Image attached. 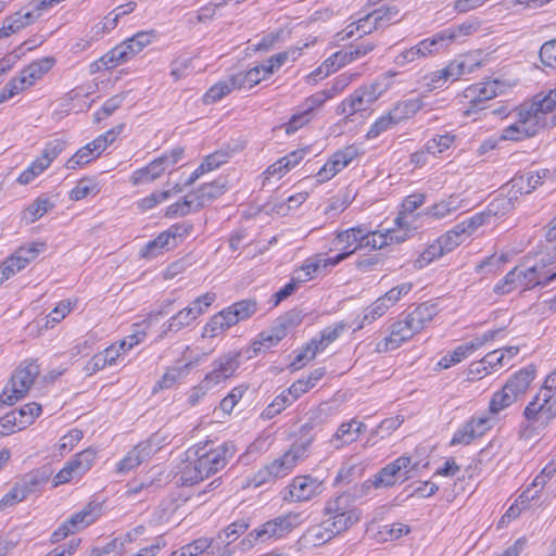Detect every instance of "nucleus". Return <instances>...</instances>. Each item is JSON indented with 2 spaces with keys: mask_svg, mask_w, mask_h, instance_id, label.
<instances>
[{
  "mask_svg": "<svg viewBox=\"0 0 556 556\" xmlns=\"http://www.w3.org/2000/svg\"><path fill=\"white\" fill-rule=\"evenodd\" d=\"M214 540L200 538L182 546L179 551L173 552L169 556H198L211 547Z\"/></svg>",
  "mask_w": 556,
  "mask_h": 556,
  "instance_id": "09e8293b",
  "label": "nucleus"
},
{
  "mask_svg": "<svg viewBox=\"0 0 556 556\" xmlns=\"http://www.w3.org/2000/svg\"><path fill=\"white\" fill-rule=\"evenodd\" d=\"M233 89L237 88L235 87V84H232L231 77L228 80L219 81L206 91V93L204 94V102L213 103L219 101L226 94L230 93Z\"/></svg>",
  "mask_w": 556,
  "mask_h": 556,
  "instance_id": "de8ad7c7",
  "label": "nucleus"
},
{
  "mask_svg": "<svg viewBox=\"0 0 556 556\" xmlns=\"http://www.w3.org/2000/svg\"><path fill=\"white\" fill-rule=\"evenodd\" d=\"M242 357L245 358L243 350L238 352H228L216 358L212 363V370L204 377V387H215L230 378L239 368Z\"/></svg>",
  "mask_w": 556,
  "mask_h": 556,
  "instance_id": "9d476101",
  "label": "nucleus"
},
{
  "mask_svg": "<svg viewBox=\"0 0 556 556\" xmlns=\"http://www.w3.org/2000/svg\"><path fill=\"white\" fill-rule=\"evenodd\" d=\"M165 248H172V240L168 233L163 231L154 240L148 242L142 255L149 258L155 257Z\"/></svg>",
  "mask_w": 556,
  "mask_h": 556,
  "instance_id": "603ef678",
  "label": "nucleus"
},
{
  "mask_svg": "<svg viewBox=\"0 0 556 556\" xmlns=\"http://www.w3.org/2000/svg\"><path fill=\"white\" fill-rule=\"evenodd\" d=\"M321 493V482L311 476H298L292 479L283 500L288 502H306Z\"/></svg>",
  "mask_w": 556,
  "mask_h": 556,
  "instance_id": "2eb2a0df",
  "label": "nucleus"
},
{
  "mask_svg": "<svg viewBox=\"0 0 556 556\" xmlns=\"http://www.w3.org/2000/svg\"><path fill=\"white\" fill-rule=\"evenodd\" d=\"M336 536L330 527L327 526L326 520L318 525L309 527L299 539L298 543L301 547H315L321 546Z\"/></svg>",
  "mask_w": 556,
  "mask_h": 556,
  "instance_id": "f3484780",
  "label": "nucleus"
},
{
  "mask_svg": "<svg viewBox=\"0 0 556 556\" xmlns=\"http://www.w3.org/2000/svg\"><path fill=\"white\" fill-rule=\"evenodd\" d=\"M96 459V451L86 448L78 453L74 459L66 463V465L56 473L53 479V486L70 482L75 477H80L87 472Z\"/></svg>",
  "mask_w": 556,
  "mask_h": 556,
  "instance_id": "ddd939ff",
  "label": "nucleus"
},
{
  "mask_svg": "<svg viewBox=\"0 0 556 556\" xmlns=\"http://www.w3.org/2000/svg\"><path fill=\"white\" fill-rule=\"evenodd\" d=\"M535 377L533 366H528L515 374L502 388L495 392L490 401L489 410L496 415L516 402L517 397L523 394Z\"/></svg>",
  "mask_w": 556,
  "mask_h": 556,
  "instance_id": "7ed1b4c3",
  "label": "nucleus"
},
{
  "mask_svg": "<svg viewBox=\"0 0 556 556\" xmlns=\"http://www.w3.org/2000/svg\"><path fill=\"white\" fill-rule=\"evenodd\" d=\"M365 235H367V228L364 226H355L338 231L331 241V250L350 252V255H352L357 250L364 248L363 241Z\"/></svg>",
  "mask_w": 556,
  "mask_h": 556,
  "instance_id": "dca6fc26",
  "label": "nucleus"
},
{
  "mask_svg": "<svg viewBox=\"0 0 556 556\" xmlns=\"http://www.w3.org/2000/svg\"><path fill=\"white\" fill-rule=\"evenodd\" d=\"M462 200L458 195H450L427 208L426 215L435 219L445 218L460 207Z\"/></svg>",
  "mask_w": 556,
  "mask_h": 556,
  "instance_id": "72a5a7b5",
  "label": "nucleus"
},
{
  "mask_svg": "<svg viewBox=\"0 0 556 556\" xmlns=\"http://www.w3.org/2000/svg\"><path fill=\"white\" fill-rule=\"evenodd\" d=\"M464 228L463 226L456 225L452 230L447 231L445 235L438 238V241L442 245L445 253L453 251L456 247H458L464 237Z\"/></svg>",
  "mask_w": 556,
  "mask_h": 556,
  "instance_id": "3c124183",
  "label": "nucleus"
},
{
  "mask_svg": "<svg viewBox=\"0 0 556 556\" xmlns=\"http://www.w3.org/2000/svg\"><path fill=\"white\" fill-rule=\"evenodd\" d=\"M27 266L24 262H22L16 255L12 254L8 257L0 267V285H2L10 277L14 276L16 273H20Z\"/></svg>",
  "mask_w": 556,
  "mask_h": 556,
  "instance_id": "864d4df0",
  "label": "nucleus"
},
{
  "mask_svg": "<svg viewBox=\"0 0 556 556\" xmlns=\"http://www.w3.org/2000/svg\"><path fill=\"white\" fill-rule=\"evenodd\" d=\"M556 125V92L536 96L531 103L518 108L517 121L502 130L503 140H522L535 136L541 129Z\"/></svg>",
  "mask_w": 556,
  "mask_h": 556,
  "instance_id": "f257e3e1",
  "label": "nucleus"
},
{
  "mask_svg": "<svg viewBox=\"0 0 556 556\" xmlns=\"http://www.w3.org/2000/svg\"><path fill=\"white\" fill-rule=\"evenodd\" d=\"M38 375L39 366L36 363H25L17 367L0 394V403L13 405L27 393Z\"/></svg>",
  "mask_w": 556,
  "mask_h": 556,
  "instance_id": "20e7f679",
  "label": "nucleus"
},
{
  "mask_svg": "<svg viewBox=\"0 0 556 556\" xmlns=\"http://www.w3.org/2000/svg\"><path fill=\"white\" fill-rule=\"evenodd\" d=\"M195 197L194 193H188L185 195L182 201H178L172 205H169L165 212V216L168 218H174L178 216H186L191 212H198L201 208H195Z\"/></svg>",
  "mask_w": 556,
  "mask_h": 556,
  "instance_id": "4c0bfd02",
  "label": "nucleus"
},
{
  "mask_svg": "<svg viewBox=\"0 0 556 556\" xmlns=\"http://www.w3.org/2000/svg\"><path fill=\"white\" fill-rule=\"evenodd\" d=\"M445 252L438 240L430 244L415 261L414 266L416 268H422L435 258L444 255Z\"/></svg>",
  "mask_w": 556,
  "mask_h": 556,
  "instance_id": "5fc2aeb1",
  "label": "nucleus"
},
{
  "mask_svg": "<svg viewBox=\"0 0 556 556\" xmlns=\"http://www.w3.org/2000/svg\"><path fill=\"white\" fill-rule=\"evenodd\" d=\"M455 137L448 134L435 136L426 143V152L432 155L442 153L444 150L448 149L452 146Z\"/></svg>",
  "mask_w": 556,
  "mask_h": 556,
  "instance_id": "13d9d810",
  "label": "nucleus"
},
{
  "mask_svg": "<svg viewBox=\"0 0 556 556\" xmlns=\"http://www.w3.org/2000/svg\"><path fill=\"white\" fill-rule=\"evenodd\" d=\"M136 53L134 51V48H131L130 45L128 43V41L125 40L122 43L114 47L113 49H111L103 56H101L97 61V65L99 68L101 66H104L105 68H112L118 64H122V63L128 61Z\"/></svg>",
  "mask_w": 556,
  "mask_h": 556,
  "instance_id": "5701e85b",
  "label": "nucleus"
},
{
  "mask_svg": "<svg viewBox=\"0 0 556 556\" xmlns=\"http://www.w3.org/2000/svg\"><path fill=\"white\" fill-rule=\"evenodd\" d=\"M540 59L544 65L556 68V39L549 40L541 47Z\"/></svg>",
  "mask_w": 556,
  "mask_h": 556,
  "instance_id": "774afa93",
  "label": "nucleus"
},
{
  "mask_svg": "<svg viewBox=\"0 0 556 556\" xmlns=\"http://www.w3.org/2000/svg\"><path fill=\"white\" fill-rule=\"evenodd\" d=\"M14 412L16 416L22 417L20 429H25L41 414V406L37 403H28Z\"/></svg>",
  "mask_w": 556,
  "mask_h": 556,
  "instance_id": "052dcab7",
  "label": "nucleus"
},
{
  "mask_svg": "<svg viewBox=\"0 0 556 556\" xmlns=\"http://www.w3.org/2000/svg\"><path fill=\"white\" fill-rule=\"evenodd\" d=\"M303 522L302 514L288 513L271 520L266 521L261 527L254 529L248 534L250 543L253 541L267 542L278 540L290 533L294 528Z\"/></svg>",
  "mask_w": 556,
  "mask_h": 556,
  "instance_id": "39448f33",
  "label": "nucleus"
},
{
  "mask_svg": "<svg viewBox=\"0 0 556 556\" xmlns=\"http://www.w3.org/2000/svg\"><path fill=\"white\" fill-rule=\"evenodd\" d=\"M399 9L396 7H380L370 11V16L374 17L379 29L386 28L389 25L399 22Z\"/></svg>",
  "mask_w": 556,
  "mask_h": 556,
  "instance_id": "ea45409f",
  "label": "nucleus"
},
{
  "mask_svg": "<svg viewBox=\"0 0 556 556\" xmlns=\"http://www.w3.org/2000/svg\"><path fill=\"white\" fill-rule=\"evenodd\" d=\"M38 18V14L34 15L33 12H16L3 21L0 27V39L7 38L10 35L17 33L27 25L34 23Z\"/></svg>",
  "mask_w": 556,
  "mask_h": 556,
  "instance_id": "393cba45",
  "label": "nucleus"
},
{
  "mask_svg": "<svg viewBox=\"0 0 556 556\" xmlns=\"http://www.w3.org/2000/svg\"><path fill=\"white\" fill-rule=\"evenodd\" d=\"M438 312L435 303L424 302L410 312L407 317L413 324V329L419 332L433 319Z\"/></svg>",
  "mask_w": 556,
  "mask_h": 556,
  "instance_id": "a878e982",
  "label": "nucleus"
},
{
  "mask_svg": "<svg viewBox=\"0 0 556 556\" xmlns=\"http://www.w3.org/2000/svg\"><path fill=\"white\" fill-rule=\"evenodd\" d=\"M513 188H518L520 193H530L534 189H536L541 182L540 174H536V172H530L526 175H520L511 180Z\"/></svg>",
  "mask_w": 556,
  "mask_h": 556,
  "instance_id": "37998d69",
  "label": "nucleus"
},
{
  "mask_svg": "<svg viewBox=\"0 0 556 556\" xmlns=\"http://www.w3.org/2000/svg\"><path fill=\"white\" fill-rule=\"evenodd\" d=\"M378 29L379 28L374 17H371L370 12H368L363 17H359L357 21L349 24L342 31L337 34V37L338 40L341 41L351 39L355 36H357V38H362Z\"/></svg>",
  "mask_w": 556,
  "mask_h": 556,
  "instance_id": "6ab92c4d",
  "label": "nucleus"
},
{
  "mask_svg": "<svg viewBox=\"0 0 556 556\" xmlns=\"http://www.w3.org/2000/svg\"><path fill=\"white\" fill-rule=\"evenodd\" d=\"M55 64L53 56H46L40 60L31 62L22 72V80L27 81V86H33L46 73H48Z\"/></svg>",
  "mask_w": 556,
  "mask_h": 556,
  "instance_id": "cd10ccee",
  "label": "nucleus"
},
{
  "mask_svg": "<svg viewBox=\"0 0 556 556\" xmlns=\"http://www.w3.org/2000/svg\"><path fill=\"white\" fill-rule=\"evenodd\" d=\"M396 229H389L387 232L379 231H370L367 229V235L364 237V248H370L372 250L382 249L386 245H389L393 242L400 243L404 241L407 237L406 231H402Z\"/></svg>",
  "mask_w": 556,
  "mask_h": 556,
  "instance_id": "a211bd4d",
  "label": "nucleus"
},
{
  "mask_svg": "<svg viewBox=\"0 0 556 556\" xmlns=\"http://www.w3.org/2000/svg\"><path fill=\"white\" fill-rule=\"evenodd\" d=\"M235 444L232 442H225L222 445L199 455L197 458L198 466L202 468V475L207 478L225 468L229 460L235 456Z\"/></svg>",
  "mask_w": 556,
  "mask_h": 556,
  "instance_id": "9b49d317",
  "label": "nucleus"
},
{
  "mask_svg": "<svg viewBox=\"0 0 556 556\" xmlns=\"http://www.w3.org/2000/svg\"><path fill=\"white\" fill-rule=\"evenodd\" d=\"M193 313H191L190 309L185 307L184 309L179 311L176 315H174L167 324L163 325L162 332L160 334V338L163 339L166 337L169 332H178L184 327H187L191 325L194 321Z\"/></svg>",
  "mask_w": 556,
  "mask_h": 556,
  "instance_id": "c9c22d12",
  "label": "nucleus"
},
{
  "mask_svg": "<svg viewBox=\"0 0 556 556\" xmlns=\"http://www.w3.org/2000/svg\"><path fill=\"white\" fill-rule=\"evenodd\" d=\"M302 319L303 315L301 311L291 309L277 318L275 326L279 331H283V336H286L287 331L300 325Z\"/></svg>",
  "mask_w": 556,
  "mask_h": 556,
  "instance_id": "6e6d98bb",
  "label": "nucleus"
},
{
  "mask_svg": "<svg viewBox=\"0 0 556 556\" xmlns=\"http://www.w3.org/2000/svg\"><path fill=\"white\" fill-rule=\"evenodd\" d=\"M426 195L424 193H413L407 195L402 203V212L395 218V224L399 228L403 229L406 225L405 214H412L419 206L425 203Z\"/></svg>",
  "mask_w": 556,
  "mask_h": 556,
  "instance_id": "58836bf2",
  "label": "nucleus"
},
{
  "mask_svg": "<svg viewBox=\"0 0 556 556\" xmlns=\"http://www.w3.org/2000/svg\"><path fill=\"white\" fill-rule=\"evenodd\" d=\"M501 204L503 205V210L510 205L509 201L506 199L492 202L485 212L478 213L457 225L460 227L463 226L464 235H470L480 226L489 223L492 216H496L497 212L495 211V208H498Z\"/></svg>",
  "mask_w": 556,
  "mask_h": 556,
  "instance_id": "aec40b11",
  "label": "nucleus"
},
{
  "mask_svg": "<svg viewBox=\"0 0 556 556\" xmlns=\"http://www.w3.org/2000/svg\"><path fill=\"white\" fill-rule=\"evenodd\" d=\"M325 101L320 94L311 96L304 103V109L294 114L289 123L286 125V132L288 135L295 132L299 128L307 124L311 119V112L320 106Z\"/></svg>",
  "mask_w": 556,
  "mask_h": 556,
  "instance_id": "4be33fe9",
  "label": "nucleus"
},
{
  "mask_svg": "<svg viewBox=\"0 0 556 556\" xmlns=\"http://www.w3.org/2000/svg\"><path fill=\"white\" fill-rule=\"evenodd\" d=\"M412 458L408 456H401L394 462L384 466L372 481H367L362 485V491L369 490L371 485L379 486H392L399 479L407 480L408 471L413 469Z\"/></svg>",
  "mask_w": 556,
  "mask_h": 556,
  "instance_id": "6e6552de",
  "label": "nucleus"
},
{
  "mask_svg": "<svg viewBox=\"0 0 556 556\" xmlns=\"http://www.w3.org/2000/svg\"><path fill=\"white\" fill-rule=\"evenodd\" d=\"M52 207L53 203L49 198L39 197L25 210V217L28 218L30 223H34L42 217Z\"/></svg>",
  "mask_w": 556,
  "mask_h": 556,
  "instance_id": "a18cd8bd",
  "label": "nucleus"
},
{
  "mask_svg": "<svg viewBox=\"0 0 556 556\" xmlns=\"http://www.w3.org/2000/svg\"><path fill=\"white\" fill-rule=\"evenodd\" d=\"M226 182L223 179H217L201 186L198 191L193 192L195 201H198L195 203V208L204 207L207 202L219 198L226 192Z\"/></svg>",
  "mask_w": 556,
  "mask_h": 556,
  "instance_id": "c85d7f7f",
  "label": "nucleus"
},
{
  "mask_svg": "<svg viewBox=\"0 0 556 556\" xmlns=\"http://www.w3.org/2000/svg\"><path fill=\"white\" fill-rule=\"evenodd\" d=\"M26 87H28L27 81L22 80V74L20 73V76L13 77L11 80H9L0 92V103H3L13 98L16 93L24 90Z\"/></svg>",
  "mask_w": 556,
  "mask_h": 556,
  "instance_id": "69168bd1",
  "label": "nucleus"
},
{
  "mask_svg": "<svg viewBox=\"0 0 556 556\" xmlns=\"http://www.w3.org/2000/svg\"><path fill=\"white\" fill-rule=\"evenodd\" d=\"M357 440V435L353 431V422H343L337 432L330 439V444L334 448H341L344 445L351 444Z\"/></svg>",
  "mask_w": 556,
  "mask_h": 556,
  "instance_id": "79ce46f5",
  "label": "nucleus"
},
{
  "mask_svg": "<svg viewBox=\"0 0 556 556\" xmlns=\"http://www.w3.org/2000/svg\"><path fill=\"white\" fill-rule=\"evenodd\" d=\"M49 479L50 472L45 469H37L24 475L16 483L27 498L30 494L39 492Z\"/></svg>",
  "mask_w": 556,
  "mask_h": 556,
  "instance_id": "b1692460",
  "label": "nucleus"
},
{
  "mask_svg": "<svg viewBox=\"0 0 556 556\" xmlns=\"http://www.w3.org/2000/svg\"><path fill=\"white\" fill-rule=\"evenodd\" d=\"M501 89L497 80L484 81L469 86L464 90V98L468 100V108L464 111L469 116L480 110L485 109L483 105L486 101L495 98Z\"/></svg>",
  "mask_w": 556,
  "mask_h": 556,
  "instance_id": "f8f14e48",
  "label": "nucleus"
},
{
  "mask_svg": "<svg viewBox=\"0 0 556 556\" xmlns=\"http://www.w3.org/2000/svg\"><path fill=\"white\" fill-rule=\"evenodd\" d=\"M390 307L386 304L384 300L378 298L372 304L364 309L362 323L358 329L363 328L366 324H371L378 318L382 317Z\"/></svg>",
  "mask_w": 556,
  "mask_h": 556,
  "instance_id": "c03bdc74",
  "label": "nucleus"
},
{
  "mask_svg": "<svg viewBox=\"0 0 556 556\" xmlns=\"http://www.w3.org/2000/svg\"><path fill=\"white\" fill-rule=\"evenodd\" d=\"M249 528V522L245 519H239L230 523L222 532L218 533L217 539L220 543L229 545L236 541L240 534L244 533Z\"/></svg>",
  "mask_w": 556,
  "mask_h": 556,
  "instance_id": "a19ab883",
  "label": "nucleus"
},
{
  "mask_svg": "<svg viewBox=\"0 0 556 556\" xmlns=\"http://www.w3.org/2000/svg\"><path fill=\"white\" fill-rule=\"evenodd\" d=\"M47 166V162L42 161L40 157H37L31 164L23 170L17 177V182L21 185H27L33 181L39 174H41Z\"/></svg>",
  "mask_w": 556,
  "mask_h": 556,
  "instance_id": "680f3d73",
  "label": "nucleus"
},
{
  "mask_svg": "<svg viewBox=\"0 0 556 556\" xmlns=\"http://www.w3.org/2000/svg\"><path fill=\"white\" fill-rule=\"evenodd\" d=\"M205 479L202 468L198 466L197 459L188 462L181 469L180 480L184 485H193Z\"/></svg>",
  "mask_w": 556,
  "mask_h": 556,
  "instance_id": "8fccbe9b",
  "label": "nucleus"
},
{
  "mask_svg": "<svg viewBox=\"0 0 556 556\" xmlns=\"http://www.w3.org/2000/svg\"><path fill=\"white\" fill-rule=\"evenodd\" d=\"M263 64L252 67L247 72H240L231 76L232 84L237 89H251L268 75L264 73Z\"/></svg>",
  "mask_w": 556,
  "mask_h": 556,
  "instance_id": "7c9ffc66",
  "label": "nucleus"
},
{
  "mask_svg": "<svg viewBox=\"0 0 556 556\" xmlns=\"http://www.w3.org/2000/svg\"><path fill=\"white\" fill-rule=\"evenodd\" d=\"M185 150L181 147H175L169 152L151 161L147 166L135 170L130 177L132 185L151 182L163 175L170 166L177 164L184 156Z\"/></svg>",
  "mask_w": 556,
  "mask_h": 556,
  "instance_id": "423d86ee",
  "label": "nucleus"
},
{
  "mask_svg": "<svg viewBox=\"0 0 556 556\" xmlns=\"http://www.w3.org/2000/svg\"><path fill=\"white\" fill-rule=\"evenodd\" d=\"M380 94L381 90L379 84L361 87L338 105L337 112L338 114L351 116L355 113L366 111Z\"/></svg>",
  "mask_w": 556,
  "mask_h": 556,
  "instance_id": "1a4fd4ad",
  "label": "nucleus"
},
{
  "mask_svg": "<svg viewBox=\"0 0 556 556\" xmlns=\"http://www.w3.org/2000/svg\"><path fill=\"white\" fill-rule=\"evenodd\" d=\"M355 495L342 493L327 501L324 520L336 535L348 531L361 519V510L355 506Z\"/></svg>",
  "mask_w": 556,
  "mask_h": 556,
  "instance_id": "f03ea898",
  "label": "nucleus"
},
{
  "mask_svg": "<svg viewBox=\"0 0 556 556\" xmlns=\"http://www.w3.org/2000/svg\"><path fill=\"white\" fill-rule=\"evenodd\" d=\"M233 326V323L228 319V315L225 309L215 314L210 321L205 325L203 330V337L214 338Z\"/></svg>",
  "mask_w": 556,
  "mask_h": 556,
  "instance_id": "e433bc0d",
  "label": "nucleus"
},
{
  "mask_svg": "<svg viewBox=\"0 0 556 556\" xmlns=\"http://www.w3.org/2000/svg\"><path fill=\"white\" fill-rule=\"evenodd\" d=\"M100 516V507L98 504L89 503L81 510L72 515L67 520L75 532L85 529L93 523Z\"/></svg>",
  "mask_w": 556,
  "mask_h": 556,
  "instance_id": "c756f323",
  "label": "nucleus"
},
{
  "mask_svg": "<svg viewBox=\"0 0 556 556\" xmlns=\"http://www.w3.org/2000/svg\"><path fill=\"white\" fill-rule=\"evenodd\" d=\"M225 311L228 315V319L236 325L256 313L257 302L253 299L241 300L225 308Z\"/></svg>",
  "mask_w": 556,
  "mask_h": 556,
  "instance_id": "2f4dec72",
  "label": "nucleus"
},
{
  "mask_svg": "<svg viewBox=\"0 0 556 556\" xmlns=\"http://www.w3.org/2000/svg\"><path fill=\"white\" fill-rule=\"evenodd\" d=\"M523 415L529 421L547 425L556 417V391L540 390L525 408Z\"/></svg>",
  "mask_w": 556,
  "mask_h": 556,
  "instance_id": "0eeeda50",
  "label": "nucleus"
},
{
  "mask_svg": "<svg viewBox=\"0 0 556 556\" xmlns=\"http://www.w3.org/2000/svg\"><path fill=\"white\" fill-rule=\"evenodd\" d=\"M422 108V101L418 98L408 99L396 103L389 112L396 124L413 117Z\"/></svg>",
  "mask_w": 556,
  "mask_h": 556,
  "instance_id": "f704fd0d",
  "label": "nucleus"
},
{
  "mask_svg": "<svg viewBox=\"0 0 556 556\" xmlns=\"http://www.w3.org/2000/svg\"><path fill=\"white\" fill-rule=\"evenodd\" d=\"M415 333H418V331L413 329V324L407 316L403 320L393 323L390 336L386 338V350L399 348L403 342L413 338Z\"/></svg>",
  "mask_w": 556,
  "mask_h": 556,
  "instance_id": "412c9836",
  "label": "nucleus"
},
{
  "mask_svg": "<svg viewBox=\"0 0 556 556\" xmlns=\"http://www.w3.org/2000/svg\"><path fill=\"white\" fill-rule=\"evenodd\" d=\"M150 455L151 445L148 443H139L118 463L117 469L119 472L130 471L147 460Z\"/></svg>",
  "mask_w": 556,
  "mask_h": 556,
  "instance_id": "bb28decb",
  "label": "nucleus"
},
{
  "mask_svg": "<svg viewBox=\"0 0 556 556\" xmlns=\"http://www.w3.org/2000/svg\"><path fill=\"white\" fill-rule=\"evenodd\" d=\"M357 156L358 149L355 146H349L342 150L337 151L331 156V160L333 161V164L337 165L340 170H342L344 167L350 165V163Z\"/></svg>",
  "mask_w": 556,
  "mask_h": 556,
  "instance_id": "e2e57ef3",
  "label": "nucleus"
},
{
  "mask_svg": "<svg viewBox=\"0 0 556 556\" xmlns=\"http://www.w3.org/2000/svg\"><path fill=\"white\" fill-rule=\"evenodd\" d=\"M93 152H96V150L92 149L91 142L86 144L67 160L66 167L68 169H75L77 166L89 163L93 159Z\"/></svg>",
  "mask_w": 556,
  "mask_h": 556,
  "instance_id": "0e129e2a",
  "label": "nucleus"
},
{
  "mask_svg": "<svg viewBox=\"0 0 556 556\" xmlns=\"http://www.w3.org/2000/svg\"><path fill=\"white\" fill-rule=\"evenodd\" d=\"M271 331L273 333L270 334L262 332L260 334V340L255 341L251 346L243 350L247 359L256 356L262 348L269 349L270 346L277 344L285 337L283 331H279L276 326L273 327Z\"/></svg>",
  "mask_w": 556,
  "mask_h": 556,
  "instance_id": "473e14b6",
  "label": "nucleus"
},
{
  "mask_svg": "<svg viewBox=\"0 0 556 556\" xmlns=\"http://www.w3.org/2000/svg\"><path fill=\"white\" fill-rule=\"evenodd\" d=\"M466 65L462 61H453L445 68L434 73L432 83H439L441 79L446 81L448 79L456 80L465 73Z\"/></svg>",
  "mask_w": 556,
  "mask_h": 556,
  "instance_id": "49530a36",
  "label": "nucleus"
},
{
  "mask_svg": "<svg viewBox=\"0 0 556 556\" xmlns=\"http://www.w3.org/2000/svg\"><path fill=\"white\" fill-rule=\"evenodd\" d=\"M126 93H117L108 99L102 108L94 113V121L100 122L101 119L111 116L124 102Z\"/></svg>",
  "mask_w": 556,
  "mask_h": 556,
  "instance_id": "4d7b16f0",
  "label": "nucleus"
},
{
  "mask_svg": "<svg viewBox=\"0 0 556 556\" xmlns=\"http://www.w3.org/2000/svg\"><path fill=\"white\" fill-rule=\"evenodd\" d=\"M43 248L45 243L34 242L27 247H21L13 254L16 255L22 262L28 265L39 255Z\"/></svg>",
  "mask_w": 556,
  "mask_h": 556,
  "instance_id": "338daca9",
  "label": "nucleus"
},
{
  "mask_svg": "<svg viewBox=\"0 0 556 556\" xmlns=\"http://www.w3.org/2000/svg\"><path fill=\"white\" fill-rule=\"evenodd\" d=\"M309 444V439L303 442H295L287 452L283 453V455L267 464L274 475V478L277 480L289 475L296 464L305 458Z\"/></svg>",
  "mask_w": 556,
  "mask_h": 556,
  "instance_id": "4468645a",
  "label": "nucleus"
},
{
  "mask_svg": "<svg viewBox=\"0 0 556 556\" xmlns=\"http://www.w3.org/2000/svg\"><path fill=\"white\" fill-rule=\"evenodd\" d=\"M518 279H521V275L519 274V268L515 267L494 286L493 290L496 294H507L517 287Z\"/></svg>",
  "mask_w": 556,
  "mask_h": 556,
  "instance_id": "bf43d9fd",
  "label": "nucleus"
}]
</instances>
